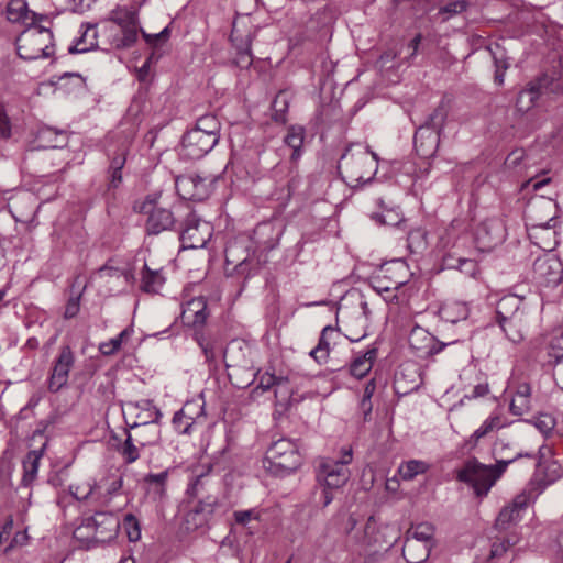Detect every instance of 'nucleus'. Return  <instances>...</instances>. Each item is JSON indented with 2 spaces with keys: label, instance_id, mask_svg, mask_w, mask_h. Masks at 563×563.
<instances>
[{
  "label": "nucleus",
  "instance_id": "4468645a",
  "mask_svg": "<svg viewBox=\"0 0 563 563\" xmlns=\"http://www.w3.org/2000/svg\"><path fill=\"white\" fill-rule=\"evenodd\" d=\"M408 340L411 350H413L416 355L420 358L432 357L443 351L444 347L457 342H441L427 330L418 325L412 328Z\"/></svg>",
  "mask_w": 563,
  "mask_h": 563
},
{
  "label": "nucleus",
  "instance_id": "c03bdc74",
  "mask_svg": "<svg viewBox=\"0 0 563 563\" xmlns=\"http://www.w3.org/2000/svg\"><path fill=\"white\" fill-rule=\"evenodd\" d=\"M430 470V464L422 460H409L402 462L398 467V474L404 481H412L418 475Z\"/></svg>",
  "mask_w": 563,
  "mask_h": 563
},
{
  "label": "nucleus",
  "instance_id": "37998d69",
  "mask_svg": "<svg viewBox=\"0 0 563 563\" xmlns=\"http://www.w3.org/2000/svg\"><path fill=\"white\" fill-rule=\"evenodd\" d=\"M361 313L357 317L360 324V331H353L351 327H347L346 339L351 342H358L367 335L368 320L372 314L367 301L361 300L360 302Z\"/></svg>",
  "mask_w": 563,
  "mask_h": 563
},
{
  "label": "nucleus",
  "instance_id": "cd10ccee",
  "mask_svg": "<svg viewBox=\"0 0 563 563\" xmlns=\"http://www.w3.org/2000/svg\"><path fill=\"white\" fill-rule=\"evenodd\" d=\"M8 19L11 22H22L32 25L48 21V18L43 14H37L27 9L25 0H10L7 8Z\"/></svg>",
  "mask_w": 563,
  "mask_h": 563
},
{
  "label": "nucleus",
  "instance_id": "e433bc0d",
  "mask_svg": "<svg viewBox=\"0 0 563 563\" xmlns=\"http://www.w3.org/2000/svg\"><path fill=\"white\" fill-rule=\"evenodd\" d=\"M124 441L119 443L115 449L125 464H132L140 459V452L145 446L136 443L133 434L129 429H124Z\"/></svg>",
  "mask_w": 563,
  "mask_h": 563
},
{
  "label": "nucleus",
  "instance_id": "bb28decb",
  "mask_svg": "<svg viewBox=\"0 0 563 563\" xmlns=\"http://www.w3.org/2000/svg\"><path fill=\"white\" fill-rule=\"evenodd\" d=\"M340 336L339 328L327 325L322 329L320 338L316 347H313L309 355L320 365L325 364L329 360L331 346L336 344V339Z\"/></svg>",
  "mask_w": 563,
  "mask_h": 563
},
{
  "label": "nucleus",
  "instance_id": "423d86ee",
  "mask_svg": "<svg viewBox=\"0 0 563 563\" xmlns=\"http://www.w3.org/2000/svg\"><path fill=\"white\" fill-rule=\"evenodd\" d=\"M301 465L297 444L287 438L273 442L266 450L263 467L272 475L284 477Z\"/></svg>",
  "mask_w": 563,
  "mask_h": 563
},
{
  "label": "nucleus",
  "instance_id": "79ce46f5",
  "mask_svg": "<svg viewBox=\"0 0 563 563\" xmlns=\"http://www.w3.org/2000/svg\"><path fill=\"white\" fill-rule=\"evenodd\" d=\"M181 417L196 426L200 419L205 418V404L197 400L187 401L180 410L175 412L174 422L178 423Z\"/></svg>",
  "mask_w": 563,
  "mask_h": 563
},
{
  "label": "nucleus",
  "instance_id": "6e6552de",
  "mask_svg": "<svg viewBox=\"0 0 563 563\" xmlns=\"http://www.w3.org/2000/svg\"><path fill=\"white\" fill-rule=\"evenodd\" d=\"M134 209L140 213L147 214L145 230L150 235L170 231L176 225L174 213L167 208L157 206V197L155 196H147L144 201L135 205Z\"/></svg>",
  "mask_w": 563,
  "mask_h": 563
},
{
  "label": "nucleus",
  "instance_id": "c756f323",
  "mask_svg": "<svg viewBox=\"0 0 563 563\" xmlns=\"http://www.w3.org/2000/svg\"><path fill=\"white\" fill-rule=\"evenodd\" d=\"M505 427L499 415H490L483 423L464 441L463 448L471 452L475 450L482 439Z\"/></svg>",
  "mask_w": 563,
  "mask_h": 563
},
{
  "label": "nucleus",
  "instance_id": "2f4dec72",
  "mask_svg": "<svg viewBox=\"0 0 563 563\" xmlns=\"http://www.w3.org/2000/svg\"><path fill=\"white\" fill-rule=\"evenodd\" d=\"M433 547L409 538L405 539L402 556L407 563H423L430 555Z\"/></svg>",
  "mask_w": 563,
  "mask_h": 563
},
{
  "label": "nucleus",
  "instance_id": "58836bf2",
  "mask_svg": "<svg viewBox=\"0 0 563 563\" xmlns=\"http://www.w3.org/2000/svg\"><path fill=\"white\" fill-rule=\"evenodd\" d=\"M212 466L209 464L205 471H201L199 474H196L194 479L189 483L187 487V495L192 498L205 497L209 493L210 486V477L209 473L211 472Z\"/></svg>",
  "mask_w": 563,
  "mask_h": 563
},
{
  "label": "nucleus",
  "instance_id": "4be33fe9",
  "mask_svg": "<svg viewBox=\"0 0 563 563\" xmlns=\"http://www.w3.org/2000/svg\"><path fill=\"white\" fill-rule=\"evenodd\" d=\"M142 30L139 23H133L126 26H109L104 30L107 33L110 49H128L132 47L139 36V31Z\"/></svg>",
  "mask_w": 563,
  "mask_h": 563
},
{
  "label": "nucleus",
  "instance_id": "dca6fc26",
  "mask_svg": "<svg viewBox=\"0 0 563 563\" xmlns=\"http://www.w3.org/2000/svg\"><path fill=\"white\" fill-rule=\"evenodd\" d=\"M351 477L347 467L332 463L330 459L322 460L317 468L316 482L319 486H325L340 490Z\"/></svg>",
  "mask_w": 563,
  "mask_h": 563
},
{
  "label": "nucleus",
  "instance_id": "0eeeda50",
  "mask_svg": "<svg viewBox=\"0 0 563 563\" xmlns=\"http://www.w3.org/2000/svg\"><path fill=\"white\" fill-rule=\"evenodd\" d=\"M256 31L249 14H238L232 22L230 41L236 49L233 63L240 68H249L253 63L251 44Z\"/></svg>",
  "mask_w": 563,
  "mask_h": 563
},
{
  "label": "nucleus",
  "instance_id": "680f3d73",
  "mask_svg": "<svg viewBox=\"0 0 563 563\" xmlns=\"http://www.w3.org/2000/svg\"><path fill=\"white\" fill-rule=\"evenodd\" d=\"M12 136V122L8 114L5 103L0 99V137L9 140Z\"/></svg>",
  "mask_w": 563,
  "mask_h": 563
},
{
  "label": "nucleus",
  "instance_id": "de8ad7c7",
  "mask_svg": "<svg viewBox=\"0 0 563 563\" xmlns=\"http://www.w3.org/2000/svg\"><path fill=\"white\" fill-rule=\"evenodd\" d=\"M192 130L203 132L217 142L220 140L221 124L214 114H205L199 117Z\"/></svg>",
  "mask_w": 563,
  "mask_h": 563
},
{
  "label": "nucleus",
  "instance_id": "603ef678",
  "mask_svg": "<svg viewBox=\"0 0 563 563\" xmlns=\"http://www.w3.org/2000/svg\"><path fill=\"white\" fill-rule=\"evenodd\" d=\"M70 495L78 501L96 500V485L90 482L69 485Z\"/></svg>",
  "mask_w": 563,
  "mask_h": 563
},
{
  "label": "nucleus",
  "instance_id": "72a5a7b5",
  "mask_svg": "<svg viewBox=\"0 0 563 563\" xmlns=\"http://www.w3.org/2000/svg\"><path fill=\"white\" fill-rule=\"evenodd\" d=\"M45 446H46V444H43V446L40 450L30 451L25 455V457L22 462L23 475H22V479H21V484L24 487L31 486L32 483L35 481V478L37 476V472H38L40 460L43 455Z\"/></svg>",
  "mask_w": 563,
  "mask_h": 563
},
{
  "label": "nucleus",
  "instance_id": "f704fd0d",
  "mask_svg": "<svg viewBox=\"0 0 563 563\" xmlns=\"http://www.w3.org/2000/svg\"><path fill=\"white\" fill-rule=\"evenodd\" d=\"M165 284V277L161 269H151L144 264L141 271L140 289L146 294H157Z\"/></svg>",
  "mask_w": 563,
  "mask_h": 563
},
{
  "label": "nucleus",
  "instance_id": "f3484780",
  "mask_svg": "<svg viewBox=\"0 0 563 563\" xmlns=\"http://www.w3.org/2000/svg\"><path fill=\"white\" fill-rule=\"evenodd\" d=\"M534 277L547 286H556L563 279V264L554 254H545L533 263Z\"/></svg>",
  "mask_w": 563,
  "mask_h": 563
},
{
  "label": "nucleus",
  "instance_id": "3c124183",
  "mask_svg": "<svg viewBox=\"0 0 563 563\" xmlns=\"http://www.w3.org/2000/svg\"><path fill=\"white\" fill-rule=\"evenodd\" d=\"M427 231L422 228L412 229L408 233V247L412 253H422L427 249Z\"/></svg>",
  "mask_w": 563,
  "mask_h": 563
},
{
  "label": "nucleus",
  "instance_id": "052dcab7",
  "mask_svg": "<svg viewBox=\"0 0 563 563\" xmlns=\"http://www.w3.org/2000/svg\"><path fill=\"white\" fill-rule=\"evenodd\" d=\"M533 423L536 428L545 437L550 435L556 424L554 417L549 413H540L539 416L534 417Z\"/></svg>",
  "mask_w": 563,
  "mask_h": 563
},
{
  "label": "nucleus",
  "instance_id": "2eb2a0df",
  "mask_svg": "<svg viewBox=\"0 0 563 563\" xmlns=\"http://www.w3.org/2000/svg\"><path fill=\"white\" fill-rule=\"evenodd\" d=\"M531 501V493L526 490L516 495L514 499L504 506L496 520L494 527L499 531L508 530L512 525L517 523Z\"/></svg>",
  "mask_w": 563,
  "mask_h": 563
},
{
  "label": "nucleus",
  "instance_id": "b1692460",
  "mask_svg": "<svg viewBox=\"0 0 563 563\" xmlns=\"http://www.w3.org/2000/svg\"><path fill=\"white\" fill-rule=\"evenodd\" d=\"M503 222L499 219H487L481 223L476 236L484 249H492L501 243L506 232Z\"/></svg>",
  "mask_w": 563,
  "mask_h": 563
},
{
  "label": "nucleus",
  "instance_id": "864d4df0",
  "mask_svg": "<svg viewBox=\"0 0 563 563\" xmlns=\"http://www.w3.org/2000/svg\"><path fill=\"white\" fill-rule=\"evenodd\" d=\"M518 539L515 536H507L501 538H496L490 548L489 559H499L501 558L511 547L517 543Z\"/></svg>",
  "mask_w": 563,
  "mask_h": 563
},
{
  "label": "nucleus",
  "instance_id": "6e6d98bb",
  "mask_svg": "<svg viewBox=\"0 0 563 563\" xmlns=\"http://www.w3.org/2000/svg\"><path fill=\"white\" fill-rule=\"evenodd\" d=\"M123 529L130 542H136L141 538V527L136 517L132 514H126L123 519Z\"/></svg>",
  "mask_w": 563,
  "mask_h": 563
},
{
  "label": "nucleus",
  "instance_id": "412c9836",
  "mask_svg": "<svg viewBox=\"0 0 563 563\" xmlns=\"http://www.w3.org/2000/svg\"><path fill=\"white\" fill-rule=\"evenodd\" d=\"M90 521L95 527L98 544L111 542L120 531V520L113 512L97 511L90 516Z\"/></svg>",
  "mask_w": 563,
  "mask_h": 563
},
{
  "label": "nucleus",
  "instance_id": "39448f33",
  "mask_svg": "<svg viewBox=\"0 0 563 563\" xmlns=\"http://www.w3.org/2000/svg\"><path fill=\"white\" fill-rule=\"evenodd\" d=\"M16 52L24 60L48 58L54 54L52 31L41 23L29 25L15 41Z\"/></svg>",
  "mask_w": 563,
  "mask_h": 563
},
{
  "label": "nucleus",
  "instance_id": "f03ea898",
  "mask_svg": "<svg viewBox=\"0 0 563 563\" xmlns=\"http://www.w3.org/2000/svg\"><path fill=\"white\" fill-rule=\"evenodd\" d=\"M224 258L227 275L245 279L258 274L268 262L266 256L256 253L253 241L247 234H239L227 242Z\"/></svg>",
  "mask_w": 563,
  "mask_h": 563
},
{
  "label": "nucleus",
  "instance_id": "5fc2aeb1",
  "mask_svg": "<svg viewBox=\"0 0 563 563\" xmlns=\"http://www.w3.org/2000/svg\"><path fill=\"white\" fill-rule=\"evenodd\" d=\"M170 25L172 22L167 26H165L161 32L155 34L147 33L144 30H140V32L147 45L152 46L153 48H158L169 40Z\"/></svg>",
  "mask_w": 563,
  "mask_h": 563
},
{
  "label": "nucleus",
  "instance_id": "338daca9",
  "mask_svg": "<svg viewBox=\"0 0 563 563\" xmlns=\"http://www.w3.org/2000/svg\"><path fill=\"white\" fill-rule=\"evenodd\" d=\"M531 408V399L521 396H512L509 410L515 416H521Z\"/></svg>",
  "mask_w": 563,
  "mask_h": 563
},
{
  "label": "nucleus",
  "instance_id": "393cba45",
  "mask_svg": "<svg viewBox=\"0 0 563 563\" xmlns=\"http://www.w3.org/2000/svg\"><path fill=\"white\" fill-rule=\"evenodd\" d=\"M413 144L420 157L431 158L438 152L440 135L427 126H419L413 136Z\"/></svg>",
  "mask_w": 563,
  "mask_h": 563
},
{
  "label": "nucleus",
  "instance_id": "bf43d9fd",
  "mask_svg": "<svg viewBox=\"0 0 563 563\" xmlns=\"http://www.w3.org/2000/svg\"><path fill=\"white\" fill-rule=\"evenodd\" d=\"M335 492L338 490L333 488H328L325 486H319L317 484L313 492L317 505L320 506L321 508L328 507L334 499Z\"/></svg>",
  "mask_w": 563,
  "mask_h": 563
},
{
  "label": "nucleus",
  "instance_id": "473e14b6",
  "mask_svg": "<svg viewBox=\"0 0 563 563\" xmlns=\"http://www.w3.org/2000/svg\"><path fill=\"white\" fill-rule=\"evenodd\" d=\"M556 211L558 207L553 200L544 198L534 200L528 206L527 223H531V217H533V214H537L536 217L538 219H543V221L548 218H552L553 221H551V223H558Z\"/></svg>",
  "mask_w": 563,
  "mask_h": 563
},
{
  "label": "nucleus",
  "instance_id": "a18cd8bd",
  "mask_svg": "<svg viewBox=\"0 0 563 563\" xmlns=\"http://www.w3.org/2000/svg\"><path fill=\"white\" fill-rule=\"evenodd\" d=\"M134 330L132 327H128L122 330L115 338L109 341L101 342L98 346L99 352L103 356H111L119 352L122 344L126 342L133 334Z\"/></svg>",
  "mask_w": 563,
  "mask_h": 563
},
{
  "label": "nucleus",
  "instance_id": "20e7f679",
  "mask_svg": "<svg viewBox=\"0 0 563 563\" xmlns=\"http://www.w3.org/2000/svg\"><path fill=\"white\" fill-rule=\"evenodd\" d=\"M495 320L509 341L521 342L529 323V307L525 296L507 294L499 298Z\"/></svg>",
  "mask_w": 563,
  "mask_h": 563
},
{
  "label": "nucleus",
  "instance_id": "7ed1b4c3",
  "mask_svg": "<svg viewBox=\"0 0 563 563\" xmlns=\"http://www.w3.org/2000/svg\"><path fill=\"white\" fill-rule=\"evenodd\" d=\"M377 169V155L360 144L347 146L338 163L339 174L345 184L352 188L372 181Z\"/></svg>",
  "mask_w": 563,
  "mask_h": 563
},
{
  "label": "nucleus",
  "instance_id": "6ab92c4d",
  "mask_svg": "<svg viewBox=\"0 0 563 563\" xmlns=\"http://www.w3.org/2000/svg\"><path fill=\"white\" fill-rule=\"evenodd\" d=\"M162 418V412L156 406H152L151 408L144 409L136 413V420L130 424V428H139L143 427V431H150V438L145 439L144 437H140L137 439V443L142 446H148L156 444L161 439L159 431V421Z\"/></svg>",
  "mask_w": 563,
  "mask_h": 563
},
{
  "label": "nucleus",
  "instance_id": "69168bd1",
  "mask_svg": "<svg viewBox=\"0 0 563 563\" xmlns=\"http://www.w3.org/2000/svg\"><path fill=\"white\" fill-rule=\"evenodd\" d=\"M549 362L552 363L555 383L563 390V354L549 352Z\"/></svg>",
  "mask_w": 563,
  "mask_h": 563
},
{
  "label": "nucleus",
  "instance_id": "f257e3e1",
  "mask_svg": "<svg viewBox=\"0 0 563 563\" xmlns=\"http://www.w3.org/2000/svg\"><path fill=\"white\" fill-rule=\"evenodd\" d=\"M521 457H533V454L518 453L512 459L499 460L490 465L479 462L476 457H470L455 471V478L472 488L474 496L482 500L503 476L508 465Z\"/></svg>",
  "mask_w": 563,
  "mask_h": 563
},
{
  "label": "nucleus",
  "instance_id": "f8f14e48",
  "mask_svg": "<svg viewBox=\"0 0 563 563\" xmlns=\"http://www.w3.org/2000/svg\"><path fill=\"white\" fill-rule=\"evenodd\" d=\"M284 227L272 221L261 222L253 230L250 238L257 254L267 257V253L279 245Z\"/></svg>",
  "mask_w": 563,
  "mask_h": 563
},
{
  "label": "nucleus",
  "instance_id": "7c9ffc66",
  "mask_svg": "<svg viewBox=\"0 0 563 563\" xmlns=\"http://www.w3.org/2000/svg\"><path fill=\"white\" fill-rule=\"evenodd\" d=\"M377 353L378 349L372 345L363 354L356 355L350 364V374L357 379L365 377L371 372Z\"/></svg>",
  "mask_w": 563,
  "mask_h": 563
},
{
  "label": "nucleus",
  "instance_id": "49530a36",
  "mask_svg": "<svg viewBox=\"0 0 563 563\" xmlns=\"http://www.w3.org/2000/svg\"><path fill=\"white\" fill-rule=\"evenodd\" d=\"M109 21L118 27L139 23V13L135 9L129 7H117L109 13Z\"/></svg>",
  "mask_w": 563,
  "mask_h": 563
},
{
  "label": "nucleus",
  "instance_id": "9d476101",
  "mask_svg": "<svg viewBox=\"0 0 563 563\" xmlns=\"http://www.w3.org/2000/svg\"><path fill=\"white\" fill-rule=\"evenodd\" d=\"M75 365V353L70 345H62L58 354L52 363L47 378V389L55 394L64 388L69 378V373Z\"/></svg>",
  "mask_w": 563,
  "mask_h": 563
},
{
  "label": "nucleus",
  "instance_id": "4d7b16f0",
  "mask_svg": "<svg viewBox=\"0 0 563 563\" xmlns=\"http://www.w3.org/2000/svg\"><path fill=\"white\" fill-rule=\"evenodd\" d=\"M467 8H468V2L467 1H465V0H455V1L448 2L446 4L441 7L439 9L438 14L439 15H444L442 18V21H446L451 16L460 14V13L466 11Z\"/></svg>",
  "mask_w": 563,
  "mask_h": 563
},
{
  "label": "nucleus",
  "instance_id": "5701e85b",
  "mask_svg": "<svg viewBox=\"0 0 563 563\" xmlns=\"http://www.w3.org/2000/svg\"><path fill=\"white\" fill-rule=\"evenodd\" d=\"M209 313L207 311V299L203 296L192 298L183 303L181 321L192 328L205 325Z\"/></svg>",
  "mask_w": 563,
  "mask_h": 563
},
{
  "label": "nucleus",
  "instance_id": "13d9d810",
  "mask_svg": "<svg viewBox=\"0 0 563 563\" xmlns=\"http://www.w3.org/2000/svg\"><path fill=\"white\" fill-rule=\"evenodd\" d=\"M288 383V377L286 376H277L274 373L265 372L258 378L257 388H261L263 391L269 390L274 386H282Z\"/></svg>",
  "mask_w": 563,
  "mask_h": 563
},
{
  "label": "nucleus",
  "instance_id": "c85d7f7f",
  "mask_svg": "<svg viewBox=\"0 0 563 563\" xmlns=\"http://www.w3.org/2000/svg\"><path fill=\"white\" fill-rule=\"evenodd\" d=\"M96 485V501L108 504L113 496L118 495L123 487V476L117 473H109Z\"/></svg>",
  "mask_w": 563,
  "mask_h": 563
},
{
  "label": "nucleus",
  "instance_id": "774afa93",
  "mask_svg": "<svg viewBox=\"0 0 563 563\" xmlns=\"http://www.w3.org/2000/svg\"><path fill=\"white\" fill-rule=\"evenodd\" d=\"M536 103L537 102L519 91L516 99L515 113L522 117L533 109Z\"/></svg>",
  "mask_w": 563,
  "mask_h": 563
},
{
  "label": "nucleus",
  "instance_id": "a19ab883",
  "mask_svg": "<svg viewBox=\"0 0 563 563\" xmlns=\"http://www.w3.org/2000/svg\"><path fill=\"white\" fill-rule=\"evenodd\" d=\"M330 29V16L327 8H322L316 11L307 21L306 30L308 33L314 35L321 34L325 36Z\"/></svg>",
  "mask_w": 563,
  "mask_h": 563
},
{
  "label": "nucleus",
  "instance_id": "aec40b11",
  "mask_svg": "<svg viewBox=\"0 0 563 563\" xmlns=\"http://www.w3.org/2000/svg\"><path fill=\"white\" fill-rule=\"evenodd\" d=\"M175 186L178 195L186 200L202 201L209 194L206 178L196 174L178 176Z\"/></svg>",
  "mask_w": 563,
  "mask_h": 563
},
{
  "label": "nucleus",
  "instance_id": "c9c22d12",
  "mask_svg": "<svg viewBox=\"0 0 563 563\" xmlns=\"http://www.w3.org/2000/svg\"><path fill=\"white\" fill-rule=\"evenodd\" d=\"M306 130L301 125H290L284 137V143L291 148L290 159L297 162L302 154Z\"/></svg>",
  "mask_w": 563,
  "mask_h": 563
},
{
  "label": "nucleus",
  "instance_id": "09e8293b",
  "mask_svg": "<svg viewBox=\"0 0 563 563\" xmlns=\"http://www.w3.org/2000/svg\"><path fill=\"white\" fill-rule=\"evenodd\" d=\"M219 505L217 495L207 494L205 497L198 498L197 505L191 509V516H202L210 520Z\"/></svg>",
  "mask_w": 563,
  "mask_h": 563
},
{
  "label": "nucleus",
  "instance_id": "0e129e2a",
  "mask_svg": "<svg viewBox=\"0 0 563 563\" xmlns=\"http://www.w3.org/2000/svg\"><path fill=\"white\" fill-rule=\"evenodd\" d=\"M493 59L495 68L507 70L510 67V58L506 55L504 48H501L498 44L494 47H488Z\"/></svg>",
  "mask_w": 563,
  "mask_h": 563
},
{
  "label": "nucleus",
  "instance_id": "1a4fd4ad",
  "mask_svg": "<svg viewBox=\"0 0 563 563\" xmlns=\"http://www.w3.org/2000/svg\"><path fill=\"white\" fill-rule=\"evenodd\" d=\"M410 278L409 267L402 260H394L382 265L379 272L372 278V286L378 292L397 290Z\"/></svg>",
  "mask_w": 563,
  "mask_h": 563
},
{
  "label": "nucleus",
  "instance_id": "4c0bfd02",
  "mask_svg": "<svg viewBox=\"0 0 563 563\" xmlns=\"http://www.w3.org/2000/svg\"><path fill=\"white\" fill-rule=\"evenodd\" d=\"M74 539L80 543L81 548L91 549L98 545L95 527L90 517L82 519L81 523L73 532Z\"/></svg>",
  "mask_w": 563,
  "mask_h": 563
},
{
  "label": "nucleus",
  "instance_id": "8fccbe9b",
  "mask_svg": "<svg viewBox=\"0 0 563 563\" xmlns=\"http://www.w3.org/2000/svg\"><path fill=\"white\" fill-rule=\"evenodd\" d=\"M446 117L448 111L441 103L427 117L426 121L420 126H427L440 135L443 130Z\"/></svg>",
  "mask_w": 563,
  "mask_h": 563
},
{
  "label": "nucleus",
  "instance_id": "a211bd4d",
  "mask_svg": "<svg viewBox=\"0 0 563 563\" xmlns=\"http://www.w3.org/2000/svg\"><path fill=\"white\" fill-rule=\"evenodd\" d=\"M217 144L210 135L191 129L183 136L181 155L188 159H200Z\"/></svg>",
  "mask_w": 563,
  "mask_h": 563
},
{
  "label": "nucleus",
  "instance_id": "ea45409f",
  "mask_svg": "<svg viewBox=\"0 0 563 563\" xmlns=\"http://www.w3.org/2000/svg\"><path fill=\"white\" fill-rule=\"evenodd\" d=\"M435 528L430 522H420L417 525H411V527L407 531L406 538L417 540L418 542L426 543L428 545L434 547L435 540Z\"/></svg>",
  "mask_w": 563,
  "mask_h": 563
},
{
  "label": "nucleus",
  "instance_id": "e2e57ef3",
  "mask_svg": "<svg viewBox=\"0 0 563 563\" xmlns=\"http://www.w3.org/2000/svg\"><path fill=\"white\" fill-rule=\"evenodd\" d=\"M544 80L545 77H538L537 79L529 81L520 92L537 102L541 97Z\"/></svg>",
  "mask_w": 563,
  "mask_h": 563
},
{
  "label": "nucleus",
  "instance_id": "ddd939ff",
  "mask_svg": "<svg viewBox=\"0 0 563 563\" xmlns=\"http://www.w3.org/2000/svg\"><path fill=\"white\" fill-rule=\"evenodd\" d=\"M552 218L538 219L531 217V223H527V232L530 241L542 249L543 251L551 252L558 245V223H551Z\"/></svg>",
  "mask_w": 563,
  "mask_h": 563
},
{
  "label": "nucleus",
  "instance_id": "9b49d317",
  "mask_svg": "<svg viewBox=\"0 0 563 563\" xmlns=\"http://www.w3.org/2000/svg\"><path fill=\"white\" fill-rule=\"evenodd\" d=\"M212 235V227L209 222L198 219L190 213L180 230L179 239L186 249L203 247Z\"/></svg>",
  "mask_w": 563,
  "mask_h": 563
},
{
  "label": "nucleus",
  "instance_id": "a878e982",
  "mask_svg": "<svg viewBox=\"0 0 563 563\" xmlns=\"http://www.w3.org/2000/svg\"><path fill=\"white\" fill-rule=\"evenodd\" d=\"M168 470L157 474L150 473L143 478V489L147 499L162 504L167 496Z\"/></svg>",
  "mask_w": 563,
  "mask_h": 563
}]
</instances>
